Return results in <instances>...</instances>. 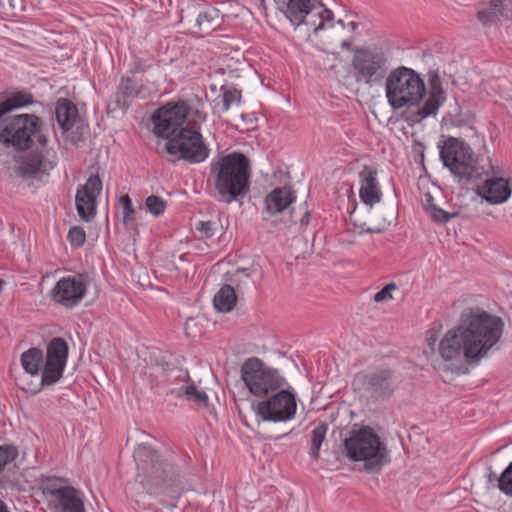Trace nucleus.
I'll list each match as a JSON object with an SVG mask.
<instances>
[{
	"label": "nucleus",
	"instance_id": "44",
	"mask_svg": "<svg viewBox=\"0 0 512 512\" xmlns=\"http://www.w3.org/2000/svg\"><path fill=\"white\" fill-rule=\"evenodd\" d=\"M322 19H330V16H331V12L328 11L327 9H323L321 12L318 13ZM324 28V21L321 20L319 25L317 27L314 28V32L316 33L318 30H321Z\"/></svg>",
	"mask_w": 512,
	"mask_h": 512
},
{
	"label": "nucleus",
	"instance_id": "14",
	"mask_svg": "<svg viewBox=\"0 0 512 512\" xmlns=\"http://www.w3.org/2000/svg\"><path fill=\"white\" fill-rule=\"evenodd\" d=\"M191 109L186 101L168 102L158 108L152 115L153 133L167 141L183 126Z\"/></svg>",
	"mask_w": 512,
	"mask_h": 512
},
{
	"label": "nucleus",
	"instance_id": "47",
	"mask_svg": "<svg viewBox=\"0 0 512 512\" xmlns=\"http://www.w3.org/2000/svg\"><path fill=\"white\" fill-rule=\"evenodd\" d=\"M144 70H145V66L143 65V63H141L140 61L136 62L134 71L135 72H143Z\"/></svg>",
	"mask_w": 512,
	"mask_h": 512
},
{
	"label": "nucleus",
	"instance_id": "20",
	"mask_svg": "<svg viewBox=\"0 0 512 512\" xmlns=\"http://www.w3.org/2000/svg\"><path fill=\"white\" fill-rule=\"evenodd\" d=\"M144 97L142 95V86L127 76H123L118 85L117 91L113 94L110 100V106L113 110L126 111L132 101L136 98Z\"/></svg>",
	"mask_w": 512,
	"mask_h": 512
},
{
	"label": "nucleus",
	"instance_id": "36",
	"mask_svg": "<svg viewBox=\"0 0 512 512\" xmlns=\"http://www.w3.org/2000/svg\"><path fill=\"white\" fill-rule=\"evenodd\" d=\"M146 206L150 213H152L155 216H159L164 213L165 211V202L163 199H161L158 196L150 195L146 199Z\"/></svg>",
	"mask_w": 512,
	"mask_h": 512
},
{
	"label": "nucleus",
	"instance_id": "41",
	"mask_svg": "<svg viewBox=\"0 0 512 512\" xmlns=\"http://www.w3.org/2000/svg\"><path fill=\"white\" fill-rule=\"evenodd\" d=\"M396 289L397 285L395 283H389L385 285L380 291H378L374 295V301L380 303L393 299L392 292L395 291Z\"/></svg>",
	"mask_w": 512,
	"mask_h": 512
},
{
	"label": "nucleus",
	"instance_id": "1",
	"mask_svg": "<svg viewBox=\"0 0 512 512\" xmlns=\"http://www.w3.org/2000/svg\"><path fill=\"white\" fill-rule=\"evenodd\" d=\"M503 331L501 317L479 307H468L461 312L457 324L446 331L438 344V352L445 361L463 359L468 365H478L489 357Z\"/></svg>",
	"mask_w": 512,
	"mask_h": 512
},
{
	"label": "nucleus",
	"instance_id": "48",
	"mask_svg": "<svg viewBox=\"0 0 512 512\" xmlns=\"http://www.w3.org/2000/svg\"><path fill=\"white\" fill-rule=\"evenodd\" d=\"M351 46H352V43H351V41H350V40H347V39H346V40H343V41L341 42V47H342L343 49L349 50V49L351 48Z\"/></svg>",
	"mask_w": 512,
	"mask_h": 512
},
{
	"label": "nucleus",
	"instance_id": "37",
	"mask_svg": "<svg viewBox=\"0 0 512 512\" xmlns=\"http://www.w3.org/2000/svg\"><path fill=\"white\" fill-rule=\"evenodd\" d=\"M230 281L236 284L238 290H241L242 285L247 286L253 283L247 268L236 270L231 276Z\"/></svg>",
	"mask_w": 512,
	"mask_h": 512
},
{
	"label": "nucleus",
	"instance_id": "33",
	"mask_svg": "<svg viewBox=\"0 0 512 512\" xmlns=\"http://www.w3.org/2000/svg\"><path fill=\"white\" fill-rule=\"evenodd\" d=\"M222 91V108L223 111H228L232 104H239L241 101V91L234 87L225 86L221 87Z\"/></svg>",
	"mask_w": 512,
	"mask_h": 512
},
{
	"label": "nucleus",
	"instance_id": "35",
	"mask_svg": "<svg viewBox=\"0 0 512 512\" xmlns=\"http://www.w3.org/2000/svg\"><path fill=\"white\" fill-rule=\"evenodd\" d=\"M18 456V449L11 444L0 445V474L5 467L12 463Z\"/></svg>",
	"mask_w": 512,
	"mask_h": 512
},
{
	"label": "nucleus",
	"instance_id": "55",
	"mask_svg": "<svg viewBox=\"0 0 512 512\" xmlns=\"http://www.w3.org/2000/svg\"><path fill=\"white\" fill-rule=\"evenodd\" d=\"M183 377H184V378H189L188 373H187V372H185V374H184V376H183Z\"/></svg>",
	"mask_w": 512,
	"mask_h": 512
},
{
	"label": "nucleus",
	"instance_id": "9",
	"mask_svg": "<svg viewBox=\"0 0 512 512\" xmlns=\"http://www.w3.org/2000/svg\"><path fill=\"white\" fill-rule=\"evenodd\" d=\"M39 489L53 512H85L80 492L71 486L67 479L55 476L41 477Z\"/></svg>",
	"mask_w": 512,
	"mask_h": 512
},
{
	"label": "nucleus",
	"instance_id": "22",
	"mask_svg": "<svg viewBox=\"0 0 512 512\" xmlns=\"http://www.w3.org/2000/svg\"><path fill=\"white\" fill-rule=\"evenodd\" d=\"M476 191L481 198L490 204H501L511 195L509 183L502 177L487 179Z\"/></svg>",
	"mask_w": 512,
	"mask_h": 512
},
{
	"label": "nucleus",
	"instance_id": "10",
	"mask_svg": "<svg viewBox=\"0 0 512 512\" xmlns=\"http://www.w3.org/2000/svg\"><path fill=\"white\" fill-rule=\"evenodd\" d=\"M354 78L369 86L380 83L387 77L388 56L381 49L356 47L351 60Z\"/></svg>",
	"mask_w": 512,
	"mask_h": 512
},
{
	"label": "nucleus",
	"instance_id": "29",
	"mask_svg": "<svg viewBox=\"0 0 512 512\" xmlns=\"http://www.w3.org/2000/svg\"><path fill=\"white\" fill-rule=\"evenodd\" d=\"M33 103V95L26 91H17L0 103V119L12 110Z\"/></svg>",
	"mask_w": 512,
	"mask_h": 512
},
{
	"label": "nucleus",
	"instance_id": "39",
	"mask_svg": "<svg viewBox=\"0 0 512 512\" xmlns=\"http://www.w3.org/2000/svg\"><path fill=\"white\" fill-rule=\"evenodd\" d=\"M119 203L123 207V221L126 223L133 220L135 209L132 205V201L128 194L122 195L119 199Z\"/></svg>",
	"mask_w": 512,
	"mask_h": 512
},
{
	"label": "nucleus",
	"instance_id": "17",
	"mask_svg": "<svg viewBox=\"0 0 512 512\" xmlns=\"http://www.w3.org/2000/svg\"><path fill=\"white\" fill-rule=\"evenodd\" d=\"M86 293L82 275L67 276L58 280L51 291L52 299L66 308L76 306Z\"/></svg>",
	"mask_w": 512,
	"mask_h": 512
},
{
	"label": "nucleus",
	"instance_id": "13",
	"mask_svg": "<svg viewBox=\"0 0 512 512\" xmlns=\"http://www.w3.org/2000/svg\"><path fill=\"white\" fill-rule=\"evenodd\" d=\"M296 396L281 387L259 401L254 409L256 416L266 422H288L296 415Z\"/></svg>",
	"mask_w": 512,
	"mask_h": 512
},
{
	"label": "nucleus",
	"instance_id": "5",
	"mask_svg": "<svg viewBox=\"0 0 512 512\" xmlns=\"http://www.w3.org/2000/svg\"><path fill=\"white\" fill-rule=\"evenodd\" d=\"M344 455L353 462L363 461L369 473H378L390 461L387 446L369 426L353 429L343 442Z\"/></svg>",
	"mask_w": 512,
	"mask_h": 512
},
{
	"label": "nucleus",
	"instance_id": "7",
	"mask_svg": "<svg viewBox=\"0 0 512 512\" xmlns=\"http://www.w3.org/2000/svg\"><path fill=\"white\" fill-rule=\"evenodd\" d=\"M165 151L173 156L170 160L175 164L180 160L190 164L204 162L210 154V149L205 143L202 134L197 128H181L177 134L166 141Z\"/></svg>",
	"mask_w": 512,
	"mask_h": 512
},
{
	"label": "nucleus",
	"instance_id": "11",
	"mask_svg": "<svg viewBox=\"0 0 512 512\" xmlns=\"http://www.w3.org/2000/svg\"><path fill=\"white\" fill-rule=\"evenodd\" d=\"M40 132V119L34 114H19L0 119V143L16 150L32 144V136Z\"/></svg>",
	"mask_w": 512,
	"mask_h": 512
},
{
	"label": "nucleus",
	"instance_id": "26",
	"mask_svg": "<svg viewBox=\"0 0 512 512\" xmlns=\"http://www.w3.org/2000/svg\"><path fill=\"white\" fill-rule=\"evenodd\" d=\"M195 24L200 33L209 34L221 24L220 11L212 6L205 7L198 12Z\"/></svg>",
	"mask_w": 512,
	"mask_h": 512
},
{
	"label": "nucleus",
	"instance_id": "6",
	"mask_svg": "<svg viewBox=\"0 0 512 512\" xmlns=\"http://www.w3.org/2000/svg\"><path fill=\"white\" fill-rule=\"evenodd\" d=\"M385 93L392 109L398 110L403 107L419 106L427 90L424 80L415 70L399 66L388 73Z\"/></svg>",
	"mask_w": 512,
	"mask_h": 512
},
{
	"label": "nucleus",
	"instance_id": "34",
	"mask_svg": "<svg viewBox=\"0 0 512 512\" xmlns=\"http://www.w3.org/2000/svg\"><path fill=\"white\" fill-rule=\"evenodd\" d=\"M426 210L429 213L430 217L433 219V221L441 224L446 223L452 217L456 216V213H448L447 211L435 206L432 203L431 196H428L427 198Z\"/></svg>",
	"mask_w": 512,
	"mask_h": 512
},
{
	"label": "nucleus",
	"instance_id": "25",
	"mask_svg": "<svg viewBox=\"0 0 512 512\" xmlns=\"http://www.w3.org/2000/svg\"><path fill=\"white\" fill-rule=\"evenodd\" d=\"M55 115L57 123L64 133L69 132L79 118L76 105L66 98H60L57 101Z\"/></svg>",
	"mask_w": 512,
	"mask_h": 512
},
{
	"label": "nucleus",
	"instance_id": "8",
	"mask_svg": "<svg viewBox=\"0 0 512 512\" xmlns=\"http://www.w3.org/2000/svg\"><path fill=\"white\" fill-rule=\"evenodd\" d=\"M241 379L249 393L257 398L267 397L283 387L285 380L277 369L264 364L259 358L252 357L241 366Z\"/></svg>",
	"mask_w": 512,
	"mask_h": 512
},
{
	"label": "nucleus",
	"instance_id": "53",
	"mask_svg": "<svg viewBox=\"0 0 512 512\" xmlns=\"http://www.w3.org/2000/svg\"><path fill=\"white\" fill-rule=\"evenodd\" d=\"M5 285V281L3 279H0V293L2 292Z\"/></svg>",
	"mask_w": 512,
	"mask_h": 512
},
{
	"label": "nucleus",
	"instance_id": "12",
	"mask_svg": "<svg viewBox=\"0 0 512 512\" xmlns=\"http://www.w3.org/2000/svg\"><path fill=\"white\" fill-rule=\"evenodd\" d=\"M399 379L391 368H374L355 375L352 385L374 400L390 398L399 387Z\"/></svg>",
	"mask_w": 512,
	"mask_h": 512
},
{
	"label": "nucleus",
	"instance_id": "32",
	"mask_svg": "<svg viewBox=\"0 0 512 512\" xmlns=\"http://www.w3.org/2000/svg\"><path fill=\"white\" fill-rule=\"evenodd\" d=\"M503 1L490 0L486 7L482 8L477 13V19L483 24L488 25L495 22L502 14Z\"/></svg>",
	"mask_w": 512,
	"mask_h": 512
},
{
	"label": "nucleus",
	"instance_id": "2",
	"mask_svg": "<svg viewBox=\"0 0 512 512\" xmlns=\"http://www.w3.org/2000/svg\"><path fill=\"white\" fill-rule=\"evenodd\" d=\"M134 460L137 466L136 481L148 494L162 497L164 507L174 508L182 494L179 474L174 465L146 444L136 448Z\"/></svg>",
	"mask_w": 512,
	"mask_h": 512
},
{
	"label": "nucleus",
	"instance_id": "54",
	"mask_svg": "<svg viewBox=\"0 0 512 512\" xmlns=\"http://www.w3.org/2000/svg\"><path fill=\"white\" fill-rule=\"evenodd\" d=\"M350 26H351V28H352V29H355V28H356V23L351 22V23H350Z\"/></svg>",
	"mask_w": 512,
	"mask_h": 512
},
{
	"label": "nucleus",
	"instance_id": "49",
	"mask_svg": "<svg viewBox=\"0 0 512 512\" xmlns=\"http://www.w3.org/2000/svg\"><path fill=\"white\" fill-rule=\"evenodd\" d=\"M38 142L44 147L47 143V138L41 134L37 136Z\"/></svg>",
	"mask_w": 512,
	"mask_h": 512
},
{
	"label": "nucleus",
	"instance_id": "21",
	"mask_svg": "<svg viewBox=\"0 0 512 512\" xmlns=\"http://www.w3.org/2000/svg\"><path fill=\"white\" fill-rule=\"evenodd\" d=\"M266 0H260L264 5ZM290 22L299 26L315 8V0H274Z\"/></svg>",
	"mask_w": 512,
	"mask_h": 512
},
{
	"label": "nucleus",
	"instance_id": "27",
	"mask_svg": "<svg viewBox=\"0 0 512 512\" xmlns=\"http://www.w3.org/2000/svg\"><path fill=\"white\" fill-rule=\"evenodd\" d=\"M237 302L235 289L229 285H223L214 295L213 304L216 310L220 312H230Z\"/></svg>",
	"mask_w": 512,
	"mask_h": 512
},
{
	"label": "nucleus",
	"instance_id": "45",
	"mask_svg": "<svg viewBox=\"0 0 512 512\" xmlns=\"http://www.w3.org/2000/svg\"><path fill=\"white\" fill-rule=\"evenodd\" d=\"M206 119V114L199 111V110H196L194 112V122H204Z\"/></svg>",
	"mask_w": 512,
	"mask_h": 512
},
{
	"label": "nucleus",
	"instance_id": "18",
	"mask_svg": "<svg viewBox=\"0 0 512 512\" xmlns=\"http://www.w3.org/2000/svg\"><path fill=\"white\" fill-rule=\"evenodd\" d=\"M377 175V169L368 165L359 172V196L361 201L370 208L379 203L383 196Z\"/></svg>",
	"mask_w": 512,
	"mask_h": 512
},
{
	"label": "nucleus",
	"instance_id": "16",
	"mask_svg": "<svg viewBox=\"0 0 512 512\" xmlns=\"http://www.w3.org/2000/svg\"><path fill=\"white\" fill-rule=\"evenodd\" d=\"M102 190V181L98 175H91L85 184L78 187L75 201L79 217L89 222L96 215L97 196Z\"/></svg>",
	"mask_w": 512,
	"mask_h": 512
},
{
	"label": "nucleus",
	"instance_id": "46",
	"mask_svg": "<svg viewBox=\"0 0 512 512\" xmlns=\"http://www.w3.org/2000/svg\"><path fill=\"white\" fill-rule=\"evenodd\" d=\"M70 141L74 144H77L79 141L82 140L80 135H76L74 132L71 133V135H68Z\"/></svg>",
	"mask_w": 512,
	"mask_h": 512
},
{
	"label": "nucleus",
	"instance_id": "4",
	"mask_svg": "<svg viewBox=\"0 0 512 512\" xmlns=\"http://www.w3.org/2000/svg\"><path fill=\"white\" fill-rule=\"evenodd\" d=\"M439 155L443 165L460 181L474 183L494 172L489 160L483 163L472 148L463 140L449 137L439 144Z\"/></svg>",
	"mask_w": 512,
	"mask_h": 512
},
{
	"label": "nucleus",
	"instance_id": "28",
	"mask_svg": "<svg viewBox=\"0 0 512 512\" xmlns=\"http://www.w3.org/2000/svg\"><path fill=\"white\" fill-rule=\"evenodd\" d=\"M20 362L26 373L32 376L38 375L44 362L43 351L40 348L31 347L22 353Z\"/></svg>",
	"mask_w": 512,
	"mask_h": 512
},
{
	"label": "nucleus",
	"instance_id": "52",
	"mask_svg": "<svg viewBox=\"0 0 512 512\" xmlns=\"http://www.w3.org/2000/svg\"><path fill=\"white\" fill-rule=\"evenodd\" d=\"M435 342H436V338L435 337L428 338V345L430 347H432L435 344Z\"/></svg>",
	"mask_w": 512,
	"mask_h": 512
},
{
	"label": "nucleus",
	"instance_id": "31",
	"mask_svg": "<svg viewBox=\"0 0 512 512\" xmlns=\"http://www.w3.org/2000/svg\"><path fill=\"white\" fill-rule=\"evenodd\" d=\"M327 430L328 425L325 422H319L311 431L309 456L314 461H317L320 457L321 445L326 438Z\"/></svg>",
	"mask_w": 512,
	"mask_h": 512
},
{
	"label": "nucleus",
	"instance_id": "43",
	"mask_svg": "<svg viewBox=\"0 0 512 512\" xmlns=\"http://www.w3.org/2000/svg\"><path fill=\"white\" fill-rule=\"evenodd\" d=\"M487 478H488V483H490V484H495L496 483L497 487L501 491V487L503 488V486H502V473L498 476L496 473L491 471V469H489V473L487 475Z\"/></svg>",
	"mask_w": 512,
	"mask_h": 512
},
{
	"label": "nucleus",
	"instance_id": "3",
	"mask_svg": "<svg viewBox=\"0 0 512 512\" xmlns=\"http://www.w3.org/2000/svg\"><path fill=\"white\" fill-rule=\"evenodd\" d=\"M250 174V161L240 152H233L213 161L210 175L214 180L218 200L231 203L238 197H244L249 191Z\"/></svg>",
	"mask_w": 512,
	"mask_h": 512
},
{
	"label": "nucleus",
	"instance_id": "42",
	"mask_svg": "<svg viewBox=\"0 0 512 512\" xmlns=\"http://www.w3.org/2000/svg\"><path fill=\"white\" fill-rule=\"evenodd\" d=\"M216 229V223L212 221H200L196 225V230L205 238H211Z\"/></svg>",
	"mask_w": 512,
	"mask_h": 512
},
{
	"label": "nucleus",
	"instance_id": "50",
	"mask_svg": "<svg viewBox=\"0 0 512 512\" xmlns=\"http://www.w3.org/2000/svg\"><path fill=\"white\" fill-rule=\"evenodd\" d=\"M0 512H10L7 505L0 499Z\"/></svg>",
	"mask_w": 512,
	"mask_h": 512
},
{
	"label": "nucleus",
	"instance_id": "40",
	"mask_svg": "<svg viewBox=\"0 0 512 512\" xmlns=\"http://www.w3.org/2000/svg\"><path fill=\"white\" fill-rule=\"evenodd\" d=\"M501 492L508 496H512V462L502 472Z\"/></svg>",
	"mask_w": 512,
	"mask_h": 512
},
{
	"label": "nucleus",
	"instance_id": "23",
	"mask_svg": "<svg viewBox=\"0 0 512 512\" xmlns=\"http://www.w3.org/2000/svg\"><path fill=\"white\" fill-rule=\"evenodd\" d=\"M429 85L430 90L428 92V98L424 105L418 109L414 121L436 114L440 105L445 100L441 79L438 74L435 73L430 76Z\"/></svg>",
	"mask_w": 512,
	"mask_h": 512
},
{
	"label": "nucleus",
	"instance_id": "24",
	"mask_svg": "<svg viewBox=\"0 0 512 512\" xmlns=\"http://www.w3.org/2000/svg\"><path fill=\"white\" fill-rule=\"evenodd\" d=\"M295 199V193L291 188H275L265 198L266 210L272 215L281 213L288 209Z\"/></svg>",
	"mask_w": 512,
	"mask_h": 512
},
{
	"label": "nucleus",
	"instance_id": "19",
	"mask_svg": "<svg viewBox=\"0 0 512 512\" xmlns=\"http://www.w3.org/2000/svg\"><path fill=\"white\" fill-rule=\"evenodd\" d=\"M16 172L22 178H34L54 168L52 162H45L42 151H31L18 156Z\"/></svg>",
	"mask_w": 512,
	"mask_h": 512
},
{
	"label": "nucleus",
	"instance_id": "30",
	"mask_svg": "<svg viewBox=\"0 0 512 512\" xmlns=\"http://www.w3.org/2000/svg\"><path fill=\"white\" fill-rule=\"evenodd\" d=\"M170 393L175 394L177 397H185L188 401L198 407H206L208 405L207 394L204 391L197 389L193 383L181 387L179 391L171 390Z\"/></svg>",
	"mask_w": 512,
	"mask_h": 512
},
{
	"label": "nucleus",
	"instance_id": "15",
	"mask_svg": "<svg viewBox=\"0 0 512 512\" xmlns=\"http://www.w3.org/2000/svg\"><path fill=\"white\" fill-rule=\"evenodd\" d=\"M67 358V342L61 337L52 338L46 347V358L42 370L41 385L50 386L62 378Z\"/></svg>",
	"mask_w": 512,
	"mask_h": 512
},
{
	"label": "nucleus",
	"instance_id": "51",
	"mask_svg": "<svg viewBox=\"0 0 512 512\" xmlns=\"http://www.w3.org/2000/svg\"><path fill=\"white\" fill-rule=\"evenodd\" d=\"M301 223L307 225L308 224V211L305 212L304 216L301 219Z\"/></svg>",
	"mask_w": 512,
	"mask_h": 512
},
{
	"label": "nucleus",
	"instance_id": "38",
	"mask_svg": "<svg viewBox=\"0 0 512 512\" xmlns=\"http://www.w3.org/2000/svg\"><path fill=\"white\" fill-rule=\"evenodd\" d=\"M67 238L71 245L80 247L85 243L86 233L83 228L74 226L69 230Z\"/></svg>",
	"mask_w": 512,
	"mask_h": 512
}]
</instances>
